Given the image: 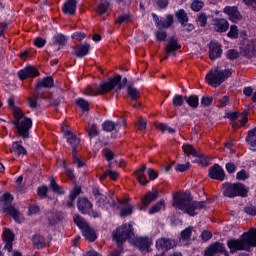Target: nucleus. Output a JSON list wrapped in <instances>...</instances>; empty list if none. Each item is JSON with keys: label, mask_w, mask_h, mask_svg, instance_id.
I'll return each instance as SVG.
<instances>
[{"label": "nucleus", "mask_w": 256, "mask_h": 256, "mask_svg": "<svg viewBox=\"0 0 256 256\" xmlns=\"http://www.w3.org/2000/svg\"><path fill=\"white\" fill-rule=\"evenodd\" d=\"M156 129H158L159 131H162V133H165V131H168V133H175V129L163 123L156 125Z\"/></svg>", "instance_id": "nucleus-44"}, {"label": "nucleus", "mask_w": 256, "mask_h": 256, "mask_svg": "<svg viewBox=\"0 0 256 256\" xmlns=\"http://www.w3.org/2000/svg\"><path fill=\"white\" fill-rule=\"evenodd\" d=\"M171 25H173V16L168 15L166 17V20L161 22L160 27H163L164 29H169Z\"/></svg>", "instance_id": "nucleus-47"}, {"label": "nucleus", "mask_w": 256, "mask_h": 256, "mask_svg": "<svg viewBox=\"0 0 256 256\" xmlns=\"http://www.w3.org/2000/svg\"><path fill=\"white\" fill-rule=\"evenodd\" d=\"M145 171H147V166L145 164L135 171L136 178L142 185L149 183V181H147V177L145 176Z\"/></svg>", "instance_id": "nucleus-27"}, {"label": "nucleus", "mask_w": 256, "mask_h": 256, "mask_svg": "<svg viewBox=\"0 0 256 256\" xmlns=\"http://www.w3.org/2000/svg\"><path fill=\"white\" fill-rule=\"evenodd\" d=\"M121 75H117L112 78L109 82H101L99 86L97 84H93L91 86L86 87L85 95L88 97H97V95H105V93H109V91H121Z\"/></svg>", "instance_id": "nucleus-2"}, {"label": "nucleus", "mask_w": 256, "mask_h": 256, "mask_svg": "<svg viewBox=\"0 0 256 256\" xmlns=\"http://www.w3.org/2000/svg\"><path fill=\"white\" fill-rule=\"evenodd\" d=\"M78 210L84 215H90L96 219V217H101V213L93 211V204L87 198H79L77 203Z\"/></svg>", "instance_id": "nucleus-8"}, {"label": "nucleus", "mask_w": 256, "mask_h": 256, "mask_svg": "<svg viewBox=\"0 0 256 256\" xmlns=\"http://www.w3.org/2000/svg\"><path fill=\"white\" fill-rule=\"evenodd\" d=\"M175 17L178 19L179 23L184 27V29L188 32L193 31V25L187 24L189 18L187 17V12L185 10L180 9L175 12Z\"/></svg>", "instance_id": "nucleus-18"}, {"label": "nucleus", "mask_w": 256, "mask_h": 256, "mask_svg": "<svg viewBox=\"0 0 256 256\" xmlns=\"http://www.w3.org/2000/svg\"><path fill=\"white\" fill-rule=\"evenodd\" d=\"M72 157L74 159V165H77L78 169L83 167V165H85V163L81 161L79 157H77V152H72Z\"/></svg>", "instance_id": "nucleus-60"}, {"label": "nucleus", "mask_w": 256, "mask_h": 256, "mask_svg": "<svg viewBox=\"0 0 256 256\" xmlns=\"http://www.w3.org/2000/svg\"><path fill=\"white\" fill-rule=\"evenodd\" d=\"M82 235L90 243H93V241H95V239H97V234L95 233V230H93L89 226L82 230Z\"/></svg>", "instance_id": "nucleus-30"}, {"label": "nucleus", "mask_w": 256, "mask_h": 256, "mask_svg": "<svg viewBox=\"0 0 256 256\" xmlns=\"http://www.w3.org/2000/svg\"><path fill=\"white\" fill-rule=\"evenodd\" d=\"M191 235H193V227L189 226L181 232L179 238L180 245H191Z\"/></svg>", "instance_id": "nucleus-22"}, {"label": "nucleus", "mask_w": 256, "mask_h": 256, "mask_svg": "<svg viewBox=\"0 0 256 256\" xmlns=\"http://www.w3.org/2000/svg\"><path fill=\"white\" fill-rule=\"evenodd\" d=\"M173 247H177V241L169 238H160L156 241V249L158 251H169V249H173Z\"/></svg>", "instance_id": "nucleus-10"}, {"label": "nucleus", "mask_w": 256, "mask_h": 256, "mask_svg": "<svg viewBox=\"0 0 256 256\" xmlns=\"http://www.w3.org/2000/svg\"><path fill=\"white\" fill-rule=\"evenodd\" d=\"M225 169L227 173H235V171H237V166L233 162H228L225 165Z\"/></svg>", "instance_id": "nucleus-61"}, {"label": "nucleus", "mask_w": 256, "mask_h": 256, "mask_svg": "<svg viewBox=\"0 0 256 256\" xmlns=\"http://www.w3.org/2000/svg\"><path fill=\"white\" fill-rule=\"evenodd\" d=\"M79 193H81V187H78V186L74 187V189L70 192L69 199H71L72 201H75Z\"/></svg>", "instance_id": "nucleus-59"}, {"label": "nucleus", "mask_w": 256, "mask_h": 256, "mask_svg": "<svg viewBox=\"0 0 256 256\" xmlns=\"http://www.w3.org/2000/svg\"><path fill=\"white\" fill-rule=\"evenodd\" d=\"M120 127L119 123H115L113 121H105L102 124L103 131H106L107 133H111V131H117Z\"/></svg>", "instance_id": "nucleus-32"}, {"label": "nucleus", "mask_w": 256, "mask_h": 256, "mask_svg": "<svg viewBox=\"0 0 256 256\" xmlns=\"http://www.w3.org/2000/svg\"><path fill=\"white\" fill-rule=\"evenodd\" d=\"M22 142H13L12 143V148H11V153H15V155H25L27 153V149L23 147L21 144Z\"/></svg>", "instance_id": "nucleus-29"}, {"label": "nucleus", "mask_w": 256, "mask_h": 256, "mask_svg": "<svg viewBox=\"0 0 256 256\" xmlns=\"http://www.w3.org/2000/svg\"><path fill=\"white\" fill-rule=\"evenodd\" d=\"M13 124L15 125L18 134L22 139L29 138V130L33 127V121L31 118H23L22 120L14 121Z\"/></svg>", "instance_id": "nucleus-7"}, {"label": "nucleus", "mask_w": 256, "mask_h": 256, "mask_svg": "<svg viewBox=\"0 0 256 256\" xmlns=\"http://www.w3.org/2000/svg\"><path fill=\"white\" fill-rule=\"evenodd\" d=\"M214 28H215V31H217L218 33H225V31L229 29V22H227V20L223 18L215 19Z\"/></svg>", "instance_id": "nucleus-26"}, {"label": "nucleus", "mask_w": 256, "mask_h": 256, "mask_svg": "<svg viewBox=\"0 0 256 256\" xmlns=\"http://www.w3.org/2000/svg\"><path fill=\"white\" fill-rule=\"evenodd\" d=\"M227 57L231 61H234V59H239V52L235 49H231L227 51Z\"/></svg>", "instance_id": "nucleus-56"}, {"label": "nucleus", "mask_w": 256, "mask_h": 256, "mask_svg": "<svg viewBox=\"0 0 256 256\" xmlns=\"http://www.w3.org/2000/svg\"><path fill=\"white\" fill-rule=\"evenodd\" d=\"M178 49H181V45L177 43V40H175V38H169L166 46V53H175Z\"/></svg>", "instance_id": "nucleus-31"}, {"label": "nucleus", "mask_w": 256, "mask_h": 256, "mask_svg": "<svg viewBox=\"0 0 256 256\" xmlns=\"http://www.w3.org/2000/svg\"><path fill=\"white\" fill-rule=\"evenodd\" d=\"M86 37L87 35L83 32H75L72 34V39H75L76 41H83Z\"/></svg>", "instance_id": "nucleus-62"}, {"label": "nucleus", "mask_w": 256, "mask_h": 256, "mask_svg": "<svg viewBox=\"0 0 256 256\" xmlns=\"http://www.w3.org/2000/svg\"><path fill=\"white\" fill-rule=\"evenodd\" d=\"M133 213V206L128 205L120 211V217H127Z\"/></svg>", "instance_id": "nucleus-53"}, {"label": "nucleus", "mask_w": 256, "mask_h": 256, "mask_svg": "<svg viewBox=\"0 0 256 256\" xmlns=\"http://www.w3.org/2000/svg\"><path fill=\"white\" fill-rule=\"evenodd\" d=\"M209 177L211 179H216L217 181H224L225 170L219 164H214L209 168Z\"/></svg>", "instance_id": "nucleus-12"}, {"label": "nucleus", "mask_w": 256, "mask_h": 256, "mask_svg": "<svg viewBox=\"0 0 256 256\" xmlns=\"http://www.w3.org/2000/svg\"><path fill=\"white\" fill-rule=\"evenodd\" d=\"M87 133L91 139H93V137H97V135H99V131L97 130V125L95 124L90 125L87 128Z\"/></svg>", "instance_id": "nucleus-42"}, {"label": "nucleus", "mask_w": 256, "mask_h": 256, "mask_svg": "<svg viewBox=\"0 0 256 256\" xmlns=\"http://www.w3.org/2000/svg\"><path fill=\"white\" fill-rule=\"evenodd\" d=\"M33 243L37 249H43L47 245V242L45 241V237L41 235H36L33 238Z\"/></svg>", "instance_id": "nucleus-34"}, {"label": "nucleus", "mask_w": 256, "mask_h": 256, "mask_svg": "<svg viewBox=\"0 0 256 256\" xmlns=\"http://www.w3.org/2000/svg\"><path fill=\"white\" fill-rule=\"evenodd\" d=\"M17 75L21 81H25V79H28V77H39V71L33 66L29 65L18 71Z\"/></svg>", "instance_id": "nucleus-13"}, {"label": "nucleus", "mask_w": 256, "mask_h": 256, "mask_svg": "<svg viewBox=\"0 0 256 256\" xmlns=\"http://www.w3.org/2000/svg\"><path fill=\"white\" fill-rule=\"evenodd\" d=\"M112 235L118 245H123V241H127V239L133 237V226L131 224H124L118 227Z\"/></svg>", "instance_id": "nucleus-6"}, {"label": "nucleus", "mask_w": 256, "mask_h": 256, "mask_svg": "<svg viewBox=\"0 0 256 256\" xmlns=\"http://www.w3.org/2000/svg\"><path fill=\"white\" fill-rule=\"evenodd\" d=\"M173 207H176V209H180L183 213H187V215L193 217V201L191 200V192H177L174 194Z\"/></svg>", "instance_id": "nucleus-3"}, {"label": "nucleus", "mask_w": 256, "mask_h": 256, "mask_svg": "<svg viewBox=\"0 0 256 256\" xmlns=\"http://www.w3.org/2000/svg\"><path fill=\"white\" fill-rule=\"evenodd\" d=\"M217 253H225V245L221 242H215L207 247L204 256H216Z\"/></svg>", "instance_id": "nucleus-17"}, {"label": "nucleus", "mask_w": 256, "mask_h": 256, "mask_svg": "<svg viewBox=\"0 0 256 256\" xmlns=\"http://www.w3.org/2000/svg\"><path fill=\"white\" fill-rule=\"evenodd\" d=\"M0 201H3V203H5V205H11V203H13V196L9 193H5L0 198Z\"/></svg>", "instance_id": "nucleus-54"}, {"label": "nucleus", "mask_w": 256, "mask_h": 256, "mask_svg": "<svg viewBox=\"0 0 256 256\" xmlns=\"http://www.w3.org/2000/svg\"><path fill=\"white\" fill-rule=\"evenodd\" d=\"M127 95L132 101H137V99L141 98V92L134 86H128Z\"/></svg>", "instance_id": "nucleus-33"}, {"label": "nucleus", "mask_w": 256, "mask_h": 256, "mask_svg": "<svg viewBox=\"0 0 256 256\" xmlns=\"http://www.w3.org/2000/svg\"><path fill=\"white\" fill-rule=\"evenodd\" d=\"M67 43V37L63 34H56L53 37V44L54 45H65Z\"/></svg>", "instance_id": "nucleus-39"}, {"label": "nucleus", "mask_w": 256, "mask_h": 256, "mask_svg": "<svg viewBox=\"0 0 256 256\" xmlns=\"http://www.w3.org/2000/svg\"><path fill=\"white\" fill-rule=\"evenodd\" d=\"M193 157V162L198 163L201 167H207V165H209V158H207L205 154L201 152V149H199V147L193 148Z\"/></svg>", "instance_id": "nucleus-14"}, {"label": "nucleus", "mask_w": 256, "mask_h": 256, "mask_svg": "<svg viewBox=\"0 0 256 256\" xmlns=\"http://www.w3.org/2000/svg\"><path fill=\"white\" fill-rule=\"evenodd\" d=\"M230 253H237V251H249L251 247H256V229L252 228L245 232L239 239H230L227 241Z\"/></svg>", "instance_id": "nucleus-1"}, {"label": "nucleus", "mask_w": 256, "mask_h": 256, "mask_svg": "<svg viewBox=\"0 0 256 256\" xmlns=\"http://www.w3.org/2000/svg\"><path fill=\"white\" fill-rule=\"evenodd\" d=\"M205 203H207V201H194L193 203V215H197V213L195 211H201V209H205Z\"/></svg>", "instance_id": "nucleus-45"}, {"label": "nucleus", "mask_w": 256, "mask_h": 256, "mask_svg": "<svg viewBox=\"0 0 256 256\" xmlns=\"http://www.w3.org/2000/svg\"><path fill=\"white\" fill-rule=\"evenodd\" d=\"M223 55V49H221V44L217 42L209 43V57L211 61H215V59H219Z\"/></svg>", "instance_id": "nucleus-19"}, {"label": "nucleus", "mask_w": 256, "mask_h": 256, "mask_svg": "<svg viewBox=\"0 0 256 256\" xmlns=\"http://www.w3.org/2000/svg\"><path fill=\"white\" fill-rule=\"evenodd\" d=\"M191 167V164L189 160L187 161L186 164H177L175 166V171H178L179 173H184V171H187Z\"/></svg>", "instance_id": "nucleus-48"}, {"label": "nucleus", "mask_w": 256, "mask_h": 256, "mask_svg": "<svg viewBox=\"0 0 256 256\" xmlns=\"http://www.w3.org/2000/svg\"><path fill=\"white\" fill-rule=\"evenodd\" d=\"M196 23L200 25V27H205L207 25V14L200 12L197 14Z\"/></svg>", "instance_id": "nucleus-40"}, {"label": "nucleus", "mask_w": 256, "mask_h": 256, "mask_svg": "<svg viewBox=\"0 0 256 256\" xmlns=\"http://www.w3.org/2000/svg\"><path fill=\"white\" fill-rule=\"evenodd\" d=\"M159 193L157 191L149 192L144 196L142 199V206L139 207L140 211H145L147 207H149V204L153 203V201H156L158 198Z\"/></svg>", "instance_id": "nucleus-21"}, {"label": "nucleus", "mask_w": 256, "mask_h": 256, "mask_svg": "<svg viewBox=\"0 0 256 256\" xmlns=\"http://www.w3.org/2000/svg\"><path fill=\"white\" fill-rule=\"evenodd\" d=\"M74 223L77 225V227H79V229H81L83 231V229L87 228L89 225L87 224V222H85V220L83 219V217L79 216V215H74Z\"/></svg>", "instance_id": "nucleus-37"}, {"label": "nucleus", "mask_w": 256, "mask_h": 256, "mask_svg": "<svg viewBox=\"0 0 256 256\" xmlns=\"http://www.w3.org/2000/svg\"><path fill=\"white\" fill-rule=\"evenodd\" d=\"M213 237V233L207 231V230H204L202 233H201V239L202 241H209V239H211Z\"/></svg>", "instance_id": "nucleus-63"}, {"label": "nucleus", "mask_w": 256, "mask_h": 256, "mask_svg": "<svg viewBox=\"0 0 256 256\" xmlns=\"http://www.w3.org/2000/svg\"><path fill=\"white\" fill-rule=\"evenodd\" d=\"M89 44H81L74 47V51L72 52V55H76V57H79L80 59H83L85 55L89 54Z\"/></svg>", "instance_id": "nucleus-24"}, {"label": "nucleus", "mask_w": 256, "mask_h": 256, "mask_svg": "<svg viewBox=\"0 0 256 256\" xmlns=\"http://www.w3.org/2000/svg\"><path fill=\"white\" fill-rule=\"evenodd\" d=\"M224 197L233 199L234 197H245L249 193L247 186L241 183H224L222 186Z\"/></svg>", "instance_id": "nucleus-4"}, {"label": "nucleus", "mask_w": 256, "mask_h": 256, "mask_svg": "<svg viewBox=\"0 0 256 256\" xmlns=\"http://www.w3.org/2000/svg\"><path fill=\"white\" fill-rule=\"evenodd\" d=\"M136 127H138L139 131H145V129H147V120L140 118L136 124Z\"/></svg>", "instance_id": "nucleus-57"}, {"label": "nucleus", "mask_w": 256, "mask_h": 256, "mask_svg": "<svg viewBox=\"0 0 256 256\" xmlns=\"http://www.w3.org/2000/svg\"><path fill=\"white\" fill-rule=\"evenodd\" d=\"M205 7L203 0H193V11H201Z\"/></svg>", "instance_id": "nucleus-51"}, {"label": "nucleus", "mask_w": 256, "mask_h": 256, "mask_svg": "<svg viewBox=\"0 0 256 256\" xmlns=\"http://www.w3.org/2000/svg\"><path fill=\"white\" fill-rule=\"evenodd\" d=\"M64 137L67 139V142L72 147V153L77 152V148L79 147L81 140L75 135L71 130L64 131Z\"/></svg>", "instance_id": "nucleus-15"}, {"label": "nucleus", "mask_w": 256, "mask_h": 256, "mask_svg": "<svg viewBox=\"0 0 256 256\" xmlns=\"http://www.w3.org/2000/svg\"><path fill=\"white\" fill-rule=\"evenodd\" d=\"M12 111H13L15 121L23 120L24 114H23V110H21V108L16 107Z\"/></svg>", "instance_id": "nucleus-46"}, {"label": "nucleus", "mask_w": 256, "mask_h": 256, "mask_svg": "<svg viewBox=\"0 0 256 256\" xmlns=\"http://www.w3.org/2000/svg\"><path fill=\"white\" fill-rule=\"evenodd\" d=\"M3 240H4V249L5 251H8V253H11L13 251V241L15 239V235L11 230L9 229H4L3 234H2Z\"/></svg>", "instance_id": "nucleus-16"}, {"label": "nucleus", "mask_w": 256, "mask_h": 256, "mask_svg": "<svg viewBox=\"0 0 256 256\" xmlns=\"http://www.w3.org/2000/svg\"><path fill=\"white\" fill-rule=\"evenodd\" d=\"M224 13L228 15L232 23H239V21L243 19V15H241V12H239V8H237V6H226L224 8Z\"/></svg>", "instance_id": "nucleus-11"}, {"label": "nucleus", "mask_w": 256, "mask_h": 256, "mask_svg": "<svg viewBox=\"0 0 256 256\" xmlns=\"http://www.w3.org/2000/svg\"><path fill=\"white\" fill-rule=\"evenodd\" d=\"M163 207H165V202L164 201H160L159 203H157L156 205H154L150 210H149V214L153 215L155 213H159V211H161V209H163Z\"/></svg>", "instance_id": "nucleus-43"}, {"label": "nucleus", "mask_w": 256, "mask_h": 256, "mask_svg": "<svg viewBox=\"0 0 256 256\" xmlns=\"http://www.w3.org/2000/svg\"><path fill=\"white\" fill-rule=\"evenodd\" d=\"M108 11H109V3L105 2L98 6L97 12L100 15H103V14L107 13Z\"/></svg>", "instance_id": "nucleus-55"}, {"label": "nucleus", "mask_w": 256, "mask_h": 256, "mask_svg": "<svg viewBox=\"0 0 256 256\" xmlns=\"http://www.w3.org/2000/svg\"><path fill=\"white\" fill-rule=\"evenodd\" d=\"M232 74L233 72H231V70H219L216 68L206 75V80L212 87H219V85H221L225 79H229Z\"/></svg>", "instance_id": "nucleus-5"}, {"label": "nucleus", "mask_w": 256, "mask_h": 256, "mask_svg": "<svg viewBox=\"0 0 256 256\" xmlns=\"http://www.w3.org/2000/svg\"><path fill=\"white\" fill-rule=\"evenodd\" d=\"M244 211L247 213V215H256V208H255V206H246L244 208Z\"/></svg>", "instance_id": "nucleus-64"}, {"label": "nucleus", "mask_w": 256, "mask_h": 256, "mask_svg": "<svg viewBox=\"0 0 256 256\" xmlns=\"http://www.w3.org/2000/svg\"><path fill=\"white\" fill-rule=\"evenodd\" d=\"M236 178L238 181H245L246 179H249V173H247L245 170H241L236 174Z\"/></svg>", "instance_id": "nucleus-58"}, {"label": "nucleus", "mask_w": 256, "mask_h": 256, "mask_svg": "<svg viewBox=\"0 0 256 256\" xmlns=\"http://www.w3.org/2000/svg\"><path fill=\"white\" fill-rule=\"evenodd\" d=\"M62 11L66 15H75V11H77V1L67 0L63 5Z\"/></svg>", "instance_id": "nucleus-25"}, {"label": "nucleus", "mask_w": 256, "mask_h": 256, "mask_svg": "<svg viewBox=\"0 0 256 256\" xmlns=\"http://www.w3.org/2000/svg\"><path fill=\"white\" fill-rule=\"evenodd\" d=\"M172 105L174 107H181L183 105V96L176 94L172 99Z\"/></svg>", "instance_id": "nucleus-49"}, {"label": "nucleus", "mask_w": 256, "mask_h": 256, "mask_svg": "<svg viewBox=\"0 0 256 256\" xmlns=\"http://www.w3.org/2000/svg\"><path fill=\"white\" fill-rule=\"evenodd\" d=\"M154 34L158 41H165L167 39V32H165V30H161V28H159Z\"/></svg>", "instance_id": "nucleus-50"}, {"label": "nucleus", "mask_w": 256, "mask_h": 256, "mask_svg": "<svg viewBox=\"0 0 256 256\" xmlns=\"http://www.w3.org/2000/svg\"><path fill=\"white\" fill-rule=\"evenodd\" d=\"M182 151L184 153L185 161H189V159H191V155H193V145H191V144H184L182 146Z\"/></svg>", "instance_id": "nucleus-35"}, {"label": "nucleus", "mask_w": 256, "mask_h": 256, "mask_svg": "<svg viewBox=\"0 0 256 256\" xmlns=\"http://www.w3.org/2000/svg\"><path fill=\"white\" fill-rule=\"evenodd\" d=\"M228 37H230V39H237V37L239 36V32L237 30V26L232 25L230 27V31L228 32Z\"/></svg>", "instance_id": "nucleus-52"}, {"label": "nucleus", "mask_w": 256, "mask_h": 256, "mask_svg": "<svg viewBox=\"0 0 256 256\" xmlns=\"http://www.w3.org/2000/svg\"><path fill=\"white\" fill-rule=\"evenodd\" d=\"M50 187H51L52 191H54V193H57L58 195H65V190L63 189V187H61V186H59V184H57L55 179H51Z\"/></svg>", "instance_id": "nucleus-36"}, {"label": "nucleus", "mask_w": 256, "mask_h": 256, "mask_svg": "<svg viewBox=\"0 0 256 256\" xmlns=\"http://www.w3.org/2000/svg\"><path fill=\"white\" fill-rule=\"evenodd\" d=\"M53 86V77H46L42 81H40L36 88L40 89V87L51 88Z\"/></svg>", "instance_id": "nucleus-38"}, {"label": "nucleus", "mask_w": 256, "mask_h": 256, "mask_svg": "<svg viewBox=\"0 0 256 256\" xmlns=\"http://www.w3.org/2000/svg\"><path fill=\"white\" fill-rule=\"evenodd\" d=\"M135 245L140 251H149V247H151V239H149V237L136 238Z\"/></svg>", "instance_id": "nucleus-23"}, {"label": "nucleus", "mask_w": 256, "mask_h": 256, "mask_svg": "<svg viewBox=\"0 0 256 256\" xmlns=\"http://www.w3.org/2000/svg\"><path fill=\"white\" fill-rule=\"evenodd\" d=\"M76 105L82 109V111H89V102L83 98L76 99Z\"/></svg>", "instance_id": "nucleus-41"}, {"label": "nucleus", "mask_w": 256, "mask_h": 256, "mask_svg": "<svg viewBox=\"0 0 256 256\" xmlns=\"http://www.w3.org/2000/svg\"><path fill=\"white\" fill-rule=\"evenodd\" d=\"M242 53L246 57H251V55H255L256 53V40H252L248 42L243 48Z\"/></svg>", "instance_id": "nucleus-28"}, {"label": "nucleus", "mask_w": 256, "mask_h": 256, "mask_svg": "<svg viewBox=\"0 0 256 256\" xmlns=\"http://www.w3.org/2000/svg\"><path fill=\"white\" fill-rule=\"evenodd\" d=\"M96 203L99 209H103V211H107L111 209V207H115V200L111 196L99 195L96 197Z\"/></svg>", "instance_id": "nucleus-9"}, {"label": "nucleus", "mask_w": 256, "mask_h": 256, "mask_svg": "<svg viewBox=\"0 0 256 256\" xmlns=\"http://www.w3.org/2000/svg\"><path fill=\"white\" fill-rule=\"evenodd\" d=\"M4 213H7L10 215L16 223H23L25 221V217H23V214L19 212L15 207L13 206H6L3 208Z\"/></svg>", "instance_id": "nucleus-20"}]
</instances>
